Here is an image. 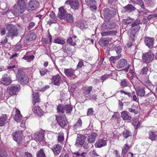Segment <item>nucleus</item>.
I'll return each instance as SVG.
<instances>
[{
    "instance_id": "obj_17",
    "label": "nucleus",
    "mask_w": 157,
    "mask_h": 157,
    "mask_svg": "<svg viewBox=\"0 0 157 157\" xmlns=\"http://www.w3.org/2000/svg\"><path fill=\"white\" fill-rule=\"evenodd\" d=\"M148 138L151 141H155L157 139V132L152 130L148 132Z\"/></svg>"
},
{
    "instance_id": "obj_36",
    "label": "nucleus",
    "mask_w": 157,
    "mask_h": 157,
    "mask_svg": "<svg viewBox=\"0 0 157 157\" xmlns=\"http://www.w3.org/2000/svg\"><path fill=\"white\" fill-rule=\"evenodd\" d=\"M6 119V117L5 115H2L0 117V126H2L4 125Z\"/></svg>"
},
{
    "instance_id": "obj_39",
    "label": "nucleus",
    "mask_w": 157,
    "mask_h": 157,
    "mask_svg": "<svg viewBox=\"0 0 157 157\" xmlns=\"http://www.w3.org/2000/svg\"><path fill=\"white\" fill-rule=\"evenodd\" d=\"M64 111H65L67 113H70L72 110V107L69 105H66L64 106Z\"/></svg>"
},
{
    "instance_id": "obj_46",
    "label": "nucleus",
    "mask_w": 157,
    "mask_h": 157,
    "mask_svg": "<svg viewBox=\"0 0 157 157\" xmlns=\"http://www.w3.org/2000/svg\"><path fill=\"white\" fill-rule=\"evenodd\" d=\"M23 59L27 60L28 62H30L33 60L34 56L33 55L31 56H26L23 57Z\"/></svg>"
},
{
    "instance_id": "obj_7",
    "label": "nucleus",
    "mask_w": 157,
    "mask_h": 157,
    "mask_svg": "<svg viewBox=\"0 0 157 157\" xmlns=\"http://www.w3.org/2000/svg\"><path fill=\"white\" fill-rule=\"evenodd\" d=\"M20 87L17 85L14 84L11 86L8 87L7 91L9 94L12 95L16 94L20 90Z\"/></svg>"
},
{
    "instance_id": "obj_52",
    "label": "nucleus",
    "mask_w": 157,
    "mask_h": 157,
    "mask_svg": "<svg viewBox=\"0 0 157 157\" xmlns=\"http://www.w3.org/2000/svg\"><path fill=\"white\" fill-rule=\"evenodd\" d=\"M92 90V87L90 86L87 89L85 90L84 92V93L86 94H89Z\"/></svg>"
},
{
    "instance_id": "obj_25",
    "label": "nucleus",
    "mask_w": 157,
    "mask_h": 157,
    "mask_svg": "<svg viewBox=\"0 0 157 157\" xmlns=\"http://www.w3.org/2000/svg\"><path fill=\"white\" fill-rule=\"evenodd\" d=\"M127 64V61L124 59H122L119 61L117 67L118 68H121L125 66Z\"/></svg>"
},
{
    "instance_id": "obj_64",
    "label": "nucleus",
    "mask_w": 157,
    "mask_h": 157,
    "mask_svg": "<svg viewBox=\"0 0 157 157\" xmlns=\"http://www.w3.org/2000/svg\"><path fill=\"white\" fill-rule=\"evenodd\" d=\"M153 78L155 80L156 82L155 83L157 86V73L155 74L153 76Z\"/></svg>"
},
{
    "instance_id": "obj_50",
    "label": "nucleus",
    "mask_w": 157,
    "mask_h": 157,
    "mask_svg": "<svg viewBox=\"0 0 157 157\" xmlns=\"http://www.w3.org/2000/svg\"><path fill=\"white\" fill-rule=\"evenodd\" d=\"M97 99V96L95 94H91L89 97V99L92 100L96 101Z\"/></svg>"
},
{
    "instance_id": "obj_29",
    "label": "nucleus",
    "mask_w": 157,
    "mask_h": 157,
    "mask_svg": "<svg viewBox=\"0 0 157 157\" xmlns=\"http://www.w3.org/2000/svg\"><path fill=\"white\" fill-rule=\"evenodd\" d=\"M86 4L91 7H93L94 9L96 10L97 7L95 6L96 2L94 0H85Z\"/></svg>"
},
{
    "instance_id": "obj_35",
    "label": "nucleus",
    "mask_w": 157,
    "mask_h": 157,
    "mask_svg": "<svg viewBox=\"0 0 157 157\" xmlns=\"http://www.w3.org/2000/svg\"><path fill=\"white\" fill-rule=\"evenodd\" d=\"M54 42L55 43L63 45L65 44V40L63 38L61 37H59L55 39L54 40Z\"/></svg>"
},
{
    "instance_id": "obj_2",
    "label": "nucleus",
    "mask_w": 157,
    "mask_h": 157,
    "mask_svg": "<svg viewBox=\"0 0 157 157\" xmlns=\"http://www.w3.org/2000/svg\"><path fill=\"white\" fill-rule=\"evenodd\" d=\"M6 29L7 30V37H10L11 39L17 36L18 34L17 26L11 23L5 25Z\"/></svg>"
},
{
    "instance_id": "obj_3",
    "label": "nucleus",
    "mask_w": 157,
    "mask_h": 157,
    "mask_svg": "<svg viewBox=\"0 0 157 157\" xmlns=\"http://www.w3.org/2000/svg\"><path fill=\"white\" fill-rule=\"evenodd\" d=\"M16 77L17 79L21 84H25L28 82L29 79L27 76L21 71H18Z\"/></svg>"
},
{
    "instance_id": "obj_37",
    "label": "nucleus",
    "mask_w": 157,
    "mask_h": 157,
    "mask_svg": "<svg viewBox=\"0 0 157 157\" xmlns=\"http://www.w3.org/2000/svg\"><path fill=\"white\" fill-rule=\"evenodd\" d=\"M37 157H45V155L44 150L41 149L38 151L37 154Z\"/></svg>"
},
{
    "instance_id": "obj_18",
    "label": "nucleus",
    "mask_w": 157,
    "mask_h": 157,
    "mask_svg": "<svg viewBox=\"0 0 157 157\" xmlns=\"http://www.w3.org/2000/svg\"><path fill=\"white\" fill-rule=\"evenodd\" d=\"M59 12L58 14V17L60 19H63L65 18L66 15V11L63 7H61L59 9Z\"/></svg>"
},
{
    "instance_id": "obj_41",
    "label": "nucleus",
    "mask_w": 157,
    "mask_h": 157,
    "mask_svg": "<svg viewBox=\"0 0 157 157\" xmlns=\"http://www.w3.org/2000/svg\"><path fill=\"white\" fill-rule=\"evenodd\" d=\"M76 25L82 29L85 28V27L84 22L82 21L78 22L76 23Z\"/></svg>"
},
{
    "instance_id": "obj_43",
    "label": "nucleus",
    "mask_w": 157,
    "mask_h": 157,
    "mask_svg": "<svg viewBox=\"0 0 157 157\" xmlns=\"http://www.w3.org/2000/svg\"><path fill=\"white\" fill-rule=\"evenodd\" d=\"M66 19V21L69 23L73 22L74 19L72 15L70 14H68L67 15Z\"/></svg>"
},
{
    "instance_id": "obj_48",
    "label": "nucleus",
    "mask_w": 157,
    "mask_h": 157,
    "mask_svg": "<svg viewBox=\"0 0 157 157\" xmlns=\"http://www.w3.org/2000/svg\"><path fill=\"white\" fill-rule=\"evenodd\" d=\"M148 71V68L147 67H145L142 68L140 73L141 75H147Z\"/></svg>"
},
{
    "instance_id": "obj_13",
    "label": "nucleus",
    "mask_w": 157,
    "mask_h": 157,
    "mask_svg": "<svg viewBox=\"0 0 157 157\" xmlns=\"http://www.w3.org/2000/svg\"><path fill=\"white\" fill-rule=\"evenodd\" d=\"M13 139L18 143H19L21 140L22 134L20 131L15 132L12 134Z\"/></svg>"
},
{
    "instance_id": "obj_16",
    "label": "nucleus",
    "mask_w": 157,
    "mask_h": 157,
    "mask_svg": "<svg viewBox=\"0 0 157 157\" xmlns=\"http://www.w3.org/2000/svg\"><path fill=\"white\" fill-rule=\"evenodd\" d=\"M33 112L39 116H41L43 113L44 112L39 106H35L33 108Z\"/></svg>"
},
{
    "instance_id": "obj_1",
    "label": "nucleus",
    "mask_w": 157,
    "mask_h": 157,
    "mask_svg": "<svg viewBox=\"0 0 157 157\" xmlns=\"http://www.w3.org/2000/svg\"><path fill=\"white\" fill-rule=\"evenodd\" d=\"M25 6L24 0H19L17 5H15L13 8V13L14 15L18 16L23 12Z\"/></svg>"
},
{
    "instance_id": "obj_61",
    "label": "nucleus",
    "mask_w": 157,
    "mask_h": 157,
    "mask_svg": "<svg viewBox=\"0 0 157 157\" xmlns=\"http://www.w3.org/2000/svg\"><path fill=\"white\" fill-rule=\"evenodd\" d=\"M7 42V38H5L1 41V43L2 44H5Z\"/></svg>"
},
{
    "instance_id": "obj_33",
    "label": "nucleus",
    "mask_w": 157,
    "mask_h": 157,
    "mask_svg": "<svg viewBox=\"0 0 157 157\" xmlns=\"http://www.w3.org/2000/svg\"><path fill=\"white\" fill-rule=\"evenodd\" d=\"M133 20V19L130 17H128L126 19H123L122 22L124 25H128L132 22Z\"/></svg>"
},
{
    "instance_id": "obj_8",
    "label": "nucleus",
    "mask_w": 157,
    "mask_h": 157,
    "mask_svg": "<svg viewBox=\"0 0 157 157\" xmlns=\"http://www.w3.org/2000/svg\"><path fill=\"white\" fill-rule=\"evenodd\" d=\"M39 6V2L36 0H31L28 3L27 9L29 10H34Z\"/></svg>"
},
{
    "instance_id": "obj_59",
    "label": "nucleus",
    "mask_w": 157,
    "mask_h": 157,
    "mask_svg": "<svg viewBox=\"0 0 157 157\" xmlns=\"http://www.w3.org/2000/svg\"><path fill=\"white\" fill-rule=\"evenodd\" d=\"M35 25V24L33 22H30L29 24V26L28 27V29H32L33 27Z\"/></svg>"
},
{
    "instance_id": "obj_42",
    "label": "nucleus",
    "mask_w": 157,
    "mask_h": 157,
    "mask_svg": "<svg viewBox=\"0 0 157 157\" xmlns=\"http://www.w3.org/2000/svg\"><path fill=\"white\" fill-rule=\"evenodd\" d=\"M64 106H63L61 105H59L57 108V112L58 113H63L64 112Z\"/></svg>"
},
{
    "instance_id": "obj_55",
    "label": "nucleus",
    "mask_w": 157,
    "mask_h": 157,
    "mask_svg": "<svg viewBox=\"0 0 157 157\" xmlns=\"http://www.w3.org/2000/svg\"><path fill=\"white\" fill-rule=\"evenodd\" d=\"M137 2L138 4L140 6L141 8H144V5L142 0H137Z\"/></svg>"
},
{
    "instance_id": "obj_28",
    "label": "nucleus",
    "mask_w": 157,
    "mask_h": 157,
    "mask_svg": "<svg viewBox=\"0 0 157 157\" xmlns=\"http://www.w3.org/2000/svg\"><path fill=\"white\" fill-rule=\"evenodd\" d=\"M144 89L145 88L137 87L136 92L138 95L140 96H144L145 94Z\"/></svg>"
},
{
    "instance_id": "obj_22",
    "label": "nucleus",
    "mask_w": 157,
    "mask_h": 157,
    "mask_svg": "<svg viewBox=\"0 0 157 157\" xmlns=\"http://www.w3.org/2000/svg\"><path fill=\"white\" fill-rule=\"evenodd\" d=\"M140 23V21H137L132 24L131 29L133 31V33H134L137 32L140 29V27L139 26Z\"/></svg>"
},
{
    "instance_id": "obj_32",
    "label": "nucleus",
    "mask_w": 157,
    "mask_h": 157,
    "mask_svg": "<svg viewBox=\"0 0 157 157\" xmlns=\"http://www.w3.org/2000/svg\"><path fill=\"white\" fill-rule=\"evenodd\" d=\"M64 72L67 76H71L74 75V71L72 69H65Z\"/></svg>"
},
{
    "instance_id": "obj_60",
    "label": "nucleus",
    "mask_w": 157,
    "mask_h": 157,
    "mask_svg": "<svg viewBox=\"0 0 157 157\" xmlns=\"http://www.w3.org/2000/svg\"><path fill=\"white\" fill-rule=\"evenodd\" d=\"M109 76L108 75H105L102 76L101 77V79L103 80V82L108 78Z\"/></svg>"
},
{
    "instance_id": "obj_5",
    "label": "nucleus",
    "mask_w": 157,
    "mask_h": 157,
    "mask_svg": "<svg viewBox=\"0 0 157 157\" xmlns=\"http://www.w3.org/2000/svg\"><path fill=\"white\" fill-rule=\"evenodd\" d=\"M56 119L58 123L61 127H64L68 123V121L66 118V117L64 115L56 116Z\"/></svg>"
},
{
    "instance_id": "obj_15",
    "label": "nucleus",
    "mask_w": 157,
    "mask_h": 157,
    "mask_svg": "<svg viewBox=\"0 0 157 157\" xmlns=\"http://www.w3.org/2000/svg\"><path fill=\"white\" fill-rule=\"evenodd\" d=\"M79 42V40L76 39V36H74L73 37H70L67 40V42L69 44L72 46L76 45V43H78Z\"/></svg>"
},
{
    "instance_id": "obj_24",
    "label": "nucleus",
    "mask_w": 157,
    "mask_h": 157,
    "mask_svg": "<svg viewBox=\"0 0 157 157\" xmlns=\"http://www.w3.org/2000/svg\"><path fill=\"white\" fill-rule=\"evenodd\" d=\"M97 136V134L96 133H92L87 137V142L90 143H94L96 140V138Z\"/></svg>"
},
{
    "instance_id": "obj_51",
    "label": "nucleus",
    "mask_w": 157,
    "mask_h": 157,
    "mask_svg": "<svg viewBox=\"0 0 157 157\" xmlns=\"http://www.w3.org/2000/svg\"><path fill=\"white\" fill-rule=\"evenodd\" d=\"M89 154L90 156L93 157H95L98 156V155L96 153L95 150H94L90 152Z\"/></svg>"
},
{
    "instance_id": "obj_14",
    "label": "nucleus",
    "mask_w": 157,
    "mask_h": 157,
    "mask_svg": "<svg viewBox=\"0 0 157 157\" xmlns=\"http://www.w3.org/2000/svg\"><path fill=\"white\" fill-rule=\"evenodd\" d=\"M55 155H57L60 152L61 150V146L60 144H58L53 146L51 148Z\"/></svg>"
},
{
    "instance_id": "obj_47",
    "label": "nucleus",
    "mask_w": 157,
    "mask_h": 157,
    "mask_svg": "<svg viewBox=\"0 0 157 157\" xmlns=\"http://www.w3.org/2000/svg\"><path fill=\"white\" fill-rule=\"evenodd\" d=\"M114 50L116 51V53L117 54H118L119 55H120L121 54H120V53H121V52L122 51V48L120 46H118L117 47L116 46L114 48Z\"/></svg>"
},
{
    "instance_id": "obj_63",
    "label": "nucleus",
    "mask_w": 157,
    "mask_h": 157,
    "mask_svg": "<svg viewBox=\"0 0 157 157\" xmlns=\"http://www.w3.org/2000/svg\"><path fill=\"white\" fill-rule=\"evenodd\" d=\"M68 47H67L66 45H64L62 48V49L64 52H67V50L68 49Z\"/></svg>"
},
{
    "instance_id": "obj_31",
    "label": "nucleus",
    "mask_w": 157,
    "mask_h": 157,
    "mask_svg": "<svg viewBox=\"0 0 157 157\" xmlns=\"http://www.w3.org/2000/svg\"><path fill=\"white\" fill-rule=\"evenodd\" d=\"M125 11L130 12L133 11L135 9V7L132 5L129 4L124 7Z\"/></svg>"
},
{
    "instance_id": "obj_9",
    "label": "nucleus",
    "mask_w": 157,
    "mask_h": 157,
    "mask_svg": "<svg viewBox=\"0 0 157 157\" xmlns=\"http://www.w3.org/2000/svg\"><path fill=\"white\" fill-rule=\"evenodd\" d=\"M85 139V137L84 135H78L75 145L78 147H81L84 144Z\"/></svg>"
},
{
    "instance_id": "obj_40",
    "label": "nucleus",
    "mask_w": 157,
    "mask_h": 157,
    "mask_svg": "<svg viewBox=\"0 0 157 157\" xmlns=\"http://www.w3.org/2000/svg\"><path fill=\"white\" fill-rule=\"evenodd\" d=\"M64 140L63 134V132H61L58 133V140L59 142H61Z\"/></svg>"
},
{
    "instance_id": "obj_23",
    "label": "nucleus",
    "mask_w": 157,
    "mask_h": 157,
    "mask_svg": "<svg viewBox=\"0 0 157 157\" xmlns=\"http://www.w3.org/2000/svg\"><path fill=\"white\" fill-rule=\"evenodd\" d=\"M110 39L109 37L101 38L99 40V44L102 47L105 46L109 43Z\"/></svg>"
},
{
    "instance_id": "obj_30",
    "label": "nucleus",
    "mask_w": 157,
    "mask_h": 157,
    "mask_svg": "<svg viewBox=\"0 0 157 157\" xmlns=\"http://www.w3.org/2000/svg\"><path fill=\"white\" fill-rule=\"evenodd\" d=\"M44 133L43 132H39L37 133L35 137L36 141L40 143L43 140Z\"/></svg>"
},
{
    "instance_id": "obj_54",
    "label": "nucleus",
    "mask_w": 157,
    "mask_h": 157,
    "mask_svg": "<svg viewBox=\"0 0 157 157\" xmlns=\"http://www.w3.org/2000/svg\"><path fill=\"white\" fill-rule=\"evenodd\" d=\"M120 92L121 94H124V95H127L129 97H130L131 96V93L129 92H128L126 91H125L123 90H121L120 91Z\"/></svg>"
},
{
    "instance_id": "obj_38",
    "label": "nucleus",
    "mask_w": 157,
    "mask_h": 157,
    "mask_svg": "<svg viewBox=\"0 0 157 157\" xmlns=\"http://www.w3.org/2000/svg\"><path fill=\"white\" fill-rule=\"evenodd\" d=\"M129 148V146L127 144H126L123 146L122 148V154L124 155L127 152Z\"/></svg>"
},
{
    "instance_id": "obj_4",
    "label": "nucleus",
    "mask_w": 157,
    "mask_h": 157,
    "mask_svg": "<svg viewBox=\"0 0 157 157\" xmlns=\"http://www.w3.org/2000/svg\"><path fill=\"white\" fill-rule=\"evenodd\" d=\"M153 53L151 51H149L143 54V61L146 63H148L152 61L154 58Z\"/></svg>"
},
{
    "instance_id": "obj_21",
    "label": "nucleus",
    "mask_w": 157,
    "mask_h": 157,
    "mask_svg": "<svg viewBox=\"0 0 157 157\" xmlns=\"http://www.w3.org/2000/svg\"><path fill=\"white\" fill-rule=\"evenodd\" d=\"M61 77L59 75L53 76L52 78V81L54 84L57 86L60 84Z\"/></svg>"
},
{
    "instance_id": "obj_57",
    "label": "nucleus",
    "mask_w": 157,
    "mask_h": 157,
    "mask_svg": "<svg viewBox=\"0 0 157 157\" xmlns=\"http://www.w3.org/2000/svg\"><path fill=\"white\" fill-rule=\"evenodd\" d=\"M120 115L118 113L116 112L112 116V118H117L119 117Z\"/></svg>"
},
{
    "instance_id": "obj_58",
    "label": "nucleus",
    "mask_w": 157,
    "mask_h": 157,
    "mask_svg": "<svg viewBox=\"0 0 157 157\" xmlns=\"http://www.w3.org/2000/svg\"><path fill=\"white\" fill-rule=\"evenodd\" d=\"M94 112V111L92 108H90L88 109L87 112V115H92Z\"/></svg>"
},
{
    "instance_id": "obj_6",
    "label": "nucleus",
    "mask_w": 157,
    "mask_h": 157,
    "mask_svg": "<svg viewBox=\"0 0 157 157\" xmlns=\"http://www.w3.org/2000/svg\"><path fill=\"white\" fill-rule=\"evenodd\" d=\"M65 4L69 5L74 10H77L80 6V4L78 0H69L67 1Z\"/></svg>"
},
{
    "instance_id": "obj_62",
    "label": "nucleus",
    "mask_w": 157,
    "mask_h": 157,
    "mask_svg": "<svg viewBox=\"0 0 157 157\" xmlns=\"http://www.w3.org/2000/svg\"><path fill=\"white\" fill-rule=\"evenodd\" d=\"M21 127L24 128L26 127V125L25 124V121H24V120H22L21 122Z\"/></svg>"
},
{
    "instance_id": "obj_26",
    "label": "nucleus",
    "mask_w": 157,
    "mask_h": 157,
    "mask_svg": "<svg viewBox=\"0 0 157 157\" xmlns=\"http://www.w3.org/2000/svg\"><path fill=\"white\" fill-rule=\"evenodd\" d=\"M121 116L124 120H130L131 119L129 113L126 111L122 112L121 113Z\"/></svg>"
},
{
    "instance_id": "obj_19",
    "label": "nucleus",
    "mask_w": 157,
    "mask_h": 157,
    "mask_svg": "<svg viewBox=\"0 0 157 157\" xmlns=\"http://www.w3.org/2000/svg\"><path fill=\"white\" fill-rule=\"evenodd\" d=\"M21 115V114L20 111L16 109V113L14 117V120L17 122H20L23 120Z\"/></svg>"
},
{
    "instance_id": "obj_56",
    "label": "nucleus",
    "mask_w": 157,
    "mask_h": 157,
    "mask_svg": "<svg viewBox=\"0 0 157 157\" xmlns=\"http://www.w3.org/2000/svg\"><path fill=\"white\" fill-rule=\"evenodd\" d=\"M83 66V63L82 61L80 60L78 63L77 67L78 69L80 68Z\"/></svg>"
},
{
    "instance_id": "obj_10",
    "label": "nucleus",
    "mask_w": 157,
    "mask_h": 157,
    "mask_svg": "<svg viewBox=\"0 0 157 157\" xmlns=\"http://www.w3.org/2000/svg\"><path fill=\"white\" fill-rule=\"evenodd\" d=\"M1 82L2 84L6 85H8L12 82L11 79L10 77L6 74H4L1 79Z\"/></svg>"
},
{
    "instance_id": "obj_45",
    "label": "nucleus",
    "mask_w": 157,
    "mask_h": 157,
    "mask_svg": "<svg viewBox=\"0 0 157 157\" xmlns=\"http://www.w3.org/2000/svg\"><path fill=\"white\" fill-rule=\"evenodd\" d=\"M132 123L134 126L136 127V129H137L140 125V122L137 119H134Z\"/></svg>"
},
{
    "instance_id": "obj_12",
    "label": "nucleus",
    "mask_w": 157,
    "mask_h": 157,
    "mask_svg": "<svg viewBox=\"0 0 157 157\" xmlns=\"http://www.w3.org/2000/svg\"><path fill=\"white\" fill-rule=\"evenodd\" d=\"M82 121L79 118L76 123L72 126L73 129L76 131H78L82 129Z\"/></svg>"
},
{
    "instance_id": "obj_44",
    "label": "nucleus",
    "mask_w": 157,
    "mask_h": 157,
    "mask_svg": "<svg viewBox=\"0 0 157 157\" xmlns=\"http://www.w3.org/2000/svg\"><path fill=\"white\" fill-rule=\"evenodd\" d=\"M123 135L125 138H126L131 135V133L129 130H125L124 131L123 133Z\"/></svg>"
},
{
    "instance_id": "obj_34",
    "label": "nucleus",
    "mask_w": 157,
    "mask_h": 157,
    "mask_svg": "<svg viewBox=\"0 0 157 157\" xmlns=\"http://www.w3.org/2000/svg\"><path fill=\"white\" fill-rule=\"evenodd\" d=\"M117 32L116 31H110L106 32H102L101 34L102 36H107L111 35H115L116 34Z\"/></svg>"
},
{
    "instance_id": "obj_49",
    "label": "nucleus",
    "mask_w": 157,
    "mask_h": 157,
    "mask_svg": "<svg viewBox=\"0 0 157 157\" xmlns=\"http://www.w3.org/2000/svg\"><path fill=\"white\" fill-rule=\"evenodd\" d=\"M48 71L47 69H42L40 71V72L41 76L44 75Z\"/></svg>"
},
{
    "instance_id": "obj_27",
    "label": "nucleus",
    "mask_w": 157,
    "mask_h": 157,
    "mask_svg": "<svg viewBox=\"0 0 157 157\" xmlns=\"http://www.w3.org/2000/svg\"><path fill=\"white\" fill-rule=\"evenodd\" d=\"M40 101L39 96L37 93H33V105Z\"/></svg>"
},
{
    "instance_id": "obj_20",
    "label": "nucleus",
    "mask_w": 157,
    "mask_h": 157,
    "mask_svg": "<svg viewBox=\"0 0 157 157\" xmlns=\"http://www.w3.org/2000/svg\"><path fill=\"white\" fill-rule=\"evenodd\" d=\"M107 144V140L100 139L97 141L95 144V146L98 148L101 147L106 146Z\"/></svg>"
},
{
    "instance_id": "obj_11",
    "label": "nucleus",
    "mask_w": 157,
    "mask_h": 157,
    "mask_svg": "<svg viewBox=\"0 0 157 157\" xmlns=\"http://www.w3.org/2000/svg\"><path fill=\"white\" fill-rule=\"evenodd\" d=\"M154 40V38L146 36L145 38L144 42L149 48H152L153 47Z\"/></svg>"
},
{
    "instance_id": "obj_53",
    "label": "nucleus",
    "mask_w": 157,
    "mask_h": 157,
    "mask_svg": "<svg viewBox=\"0 0 157 157\" xmlns=\"http://www.w3.org/2000/svg\"><path fill=\"white\" fill-rule=\"evenodd\" d=\"M121 86L123 87L126 86L128 85L127 81L125 79L121 80Z\"/></svg>"
}]
</instances>
